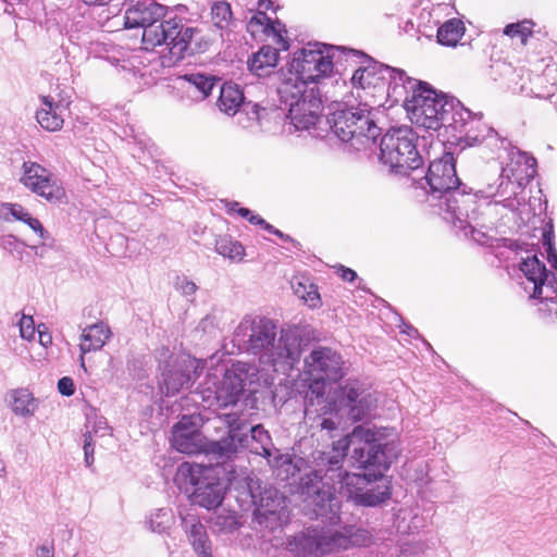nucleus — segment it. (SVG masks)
Segmentation results:
<instances>
[{
  "label": "nucleus",
  "instance_id": "1",
  "mask_svg": "<svg viewBox=\"0 0 557 557\" xmlns=\"http://www.w3.org/2000/svg\"><path fill=\"white\" fill-rule=\"evenodd\" d=\"M397 456L393 443L375 442L374 434L362 426L334 442L331 449L314 451L313 469L301 476L297 487L305 513L329 527L337 525V488L357 505L374 507L384 503L392 494L384 473Z\"/></svg>",
  "mask_w": 557,
  "mask_h": 557
},
{
  "label": "nucleus",
  "instance_id": "2",
  "mask_svg": "<svg viewBox=\"0 0 557 557\" xmlns=\"http://www.w3.org/2000/svg\"><path fill=\"white\" fill-rule=\"evenodd\" d=\"M123 16L125 28H143L145 50L165 46L169 54L161 57L164 66H172L184 59L185 54L194 53L191 47L195 36L199 33L195 27H187L177 16L168 17V8L156 0H128Z\"/></svg>",
  "mask_w": 557,
  "mask_h": 557
},
{
  "label": "nucleus",
  "instance_id": "3",
  "mask_svg": "<svg viewBox=\"0 0 557 557\" xmlns=\"http://www.w3.org/2000/svg\"><path fill=\"white\" fill-rule=\"evenodd\" d=\"M233 342L240 350L258 356L261 364L287 376L298 366L302 351L298 327L283 329L276 341L275 323L262 317H245L234 332Z\"/></svg>",
  "mask_w": 557,
  "mask_h": 557
},
{
  "label": "nucleus",
  "instance_id": "4",
  "mask_svg": "<svg viewBox=\"0 0 557 557\" xmlns=\"http://www.w3.org/2000/svg\"><path fill=\"white\" fill-rule=\"evenodd\" d=\"M428 195V201L432 207L437 208V213L448 223L459 221L465 225V216H472L469 213V207L474 205V196L461 186L456 172V161L451 152H444L438 159L433 160L426 171V174L417 181Z\"/></svg>",
  "mask_w": 557,
  "mask_h": 557
},
{
  "label": "nucleus",
  "instance_id": "5",
  "mask_svg": "<svg viewBox=\"0 0 557 557\" xmlns=\"http://www.w3.org/2000/svg\"><path fill=\"white\" fill-rule=\"evenodd\" d=\"M371 535L363 529L346 525L342 530L332 528H308L287 539L288 550L301 557H322L352 546H367Z\"/></svg>",
  "mask_w": 557,
  "mask_h": 557
},
{
  "label": "nucleus",
  "instance_id": "6",
  "mask_svg": "<svg viewBox=\"0 0 557 557\" xmlns=\"http://www.w3.org/2000/svg\"><path fill=\"white\" fill-rule=\"evenodd\" d=\"M255 366L237 361L228 369H215L207 374L206 382L196 394L200 395L209 407H227L235 405L247 385L258 380Z\"/></svg>",
  "mask_w": 557,
  "mask_h": 557
},
{
  "label": "nucleus",
  "instance_id": "7",
  "mask_svg": "<svg viewBox=\"0 0 557 557\" xmlns=\"http://www.w3.org/2000/svg\"><path fill=\"white\" fill-rule=\"evenodd\" d=\"M459 100L437 94L429 84L422 83L404 100L405 109L412 124L426 129L450 127Z\"/></svg>",
  "mask_w": 557,
  "mask_h": 557
},
{
  "label": "nucleus",
  "instance_id": "8",
  "mask_svg": "<svg viewBox=\"0 0 557 557\" xmlns=\"http://www.w3.org/2000/svg\"><path fill=\"white\" fill-rule=\"evenodd\" d=\"M228 429L227 437L208 445L207 451L220 458H230L238 448L247 447L251 453L271 457L274 451L269 432L261 425L249 426L236 413L219 418Z\"/></svg>",
  "mask_w": 557,
  "mask_h": 557
},
{
  "label": "nucleus",
  "instance_id": "9",
  "mask_svg": "<svg viewBox=\"0 0 557 557\" xmlns=\"http://www.w3.org/2000/svg\"><path fill=\"white\" fill-rule=\"evenodd\" d=\"M281 109L296 129H310L322 119V99L317 86L284 79L277 88Z\"/></svg>",
  "mask_w": 557,
  "mask_h": 557
},
{
  "label": "nucleus",
  "instance_id": "10",
  "mask_svg": "<svg viewBox=\"0 0 557 557\" xmlns=\"http://www.w3.org/2000/svg\"><path fill=\"white\" fill-rule=\"evenodd\" d=\"M334 135L356 150L371 148L381 134L373 110L367 104L337 110L327 119Z\"/></svg>",
  "mask_w": 557,
  "mask_h": 557
},
{
  "label": "nucleus",
  "instance_id": "11",
  "mask_svg": "<svg viewBox=\"0 0 557 557\" xmlns=\"http://www.w3.org/2000/svg\"><path fill=\"white\" fill-rule=\"evenodd\" d=\"M509 248L519 257V270L523 274L521 286L531 299L554 300L557 297V280L537 258L539 248L521 240L510 242Z\"/></svg>",
  "mask_w": 557,
  "mask_h": 557
},
{
  "label": "nucleus",
  "instance_id": "12",
  "mask_svg": "<svg viewBox=\"0 0 557 557\" xmlns=\"http://www.w3.org/2000/svg\"><path fill=\"white\" fill-rule=\"evenodd\" d=\"M414 141L410 128H391L381 139L380 161L391 173L409 176L422 165Z\"/></svg>",
  "mask_w": 557,
  "mask_h": 557
},
{
  "label": "nucleus",
  "instance_id": "13",
  "mask_svg": "<svg viewBox=\"0 0 557 557\" xmlns=\"http://www.w3.org/2000/svg\"><path fill=\"white\" fill-rule=\"evenodd\" d=\"M346 48L327 46L320 42H309L302 49L296 51L289 63L290 77L294 82H304L309 86L325 77L334 70L335 52Z\"/></svg>",
  "mask_w": 557,
  "mask_h": 557
},
{
  "label": "nucleus",
  "instance_id": "14",
  "mask_svg": "<svg viewBox=\"0 0 557 557\" xmlns=\"http://www.w3.org/2000/svg\"><path fill=\"white\" fill-rule=\"evenodd\" d=\"M178 479L191 487V502L206 509L220 506L224 499L225 485L212 466L183 463L178 468Z\"/></svg>",
  "mask_w": 557,
  "mask_h": 557
},
{
  "label": "nucleus",
  "instance_id": "15",
  "mask_svg": "<svg viewBox=\"0 0 557 557\" xmlns=\"http://www.w3.org/2000/svg\"><path fill=\"white\" fill-rule=\"evenodd\" d=\"M456 106L457 110L450 127L460 134L459 138H463L467 145L486 144L492 149L509 145L506 138L500 137L495 129L482 122V114L472 113L461 102Z\"/></svg>",
  "mask_w": 557,
  "mask_h": 557
},
{
  "label": "nucleus",
  "instance_id": "16",
  "mask_svg": "<svg viewBox=\"0 0 557 557\" xmlns=\"http://www.w3.org/2000/svg\"><path fill=\"white\" fill-rule=\"evenodd\" d=\"M21 184L51 205L66 202V193L62 182L48 169L36 162H24Z\"/></svg>",
  "mask_w": 557,
  "mask_h": 557
},
{
  "label": "nucleus",
  "instance_id": "17",
  "mask_svg": "<svg viewBox=\"0 0 557 557\" xmlns=\"http://www.w3.org/2000/svg\"><path fill=\"white\" fill-rule=\"evenodd\" d=\"M376 397L359 381H348L339 388L335 413L352 422L367 419L376 407Z\"/></svg>",
  "mask_w": 557,
  "mask_h": 557
},
{
  "label": "nucleus",
  "instance_id": "18",
  "mask_svg": "<svg viewBox=\"0 0 557 557\" xmlns=\"http://www.w3.org/2000/svg\"><path fill=\"white\" fill-rule=\"evenodd\" d=\"M469 193L470 196H474V206H478L476 199H487V209H492L493 206H503L505 209L516 212L522 205V200L519 198L521 193L511 183V180L505 177L500 170L498 176L493 182L484 180L480 188L474 193L471 189Z\"/></svg>",
  "mask_w": 557,
  "mask_h": 557
},
{
  "label": "nucleus",
  "instance_id": "19",
  "mask_svg": "<svg viewBox=\"0 0 557 557\" xmlns=\"http://www.w3.org/2000/svg\"><path fill=\"white\" fill-rule=\"evenodd\" d=\"M102 38L103 35L101 33L91 29L85 24L79 28H72L69 34V40L74 46L85 50L87 57L104 59L113 64L116 63L122 71H133V63L131 61L123 60L120 64V60L112 54L115 47L107 44Z\"/></svg>",
  "mask_w": 557,
  "mask_h": 557
},
{
  "label": "nucleus",
  "instance_id": "20",
  "mask_svg": "<svg viewBox=\"0 0 557 557\" xmlns=\"http://www.w3.org/2000/svg\"><path fill=\"white\" fill-rule=\"evenodd\" d=\"M247 487L257 516L265 519L273 517L280 522L287 518V498L277 488L271 485L261 486L253 479H249Z\"/></svg>",
  "mask_w": 557,
  "mask_h": 557
},
{
  "label": "nucleus",
  "instance_id": "21",
  "mask_svg": "<svg viewBox=\"0 0 557 557\" xmlns=\"http://www.w3.org/2000/svg\"><path fill=\"white\" fill-rule=\"evenodd\" d=\"M304 363L306 373L310 377L337 382L346 374L342 356L329 347H315L305 358Z\"/></svg>",
  "mask_w": 557,
  "mask_h": 557
},
{
  "label": "nucleus",
  "instance_id": "22",
  "mask_svg": "<svg viewBox=\"0 0 557 557\" xmlns=\"http://www.w3.org/2000/svg\"><path fill=\"white\" fill-rule=\"evenodd\" d=\"M206 361L190 357L166 364L162 372V386L166 396H173L184 388H188L199 376Z\"/></svg>",
  "mask_w": 557,
  "mask_h": 557
},
{
  "label": "nucleus",
  "instance_id": "23",
  "mask_svg": "<svg viewBox=\"0 0 557 557\" xmlns=\"http://www.w3.org/2000/svg\"><path fill=\"white\" fill-rule=\"evenodd\" d=\"M498 150H504L508 158V162L499 166V170L522 193L525 185L536 175L535 158L511 146L510 143L506 147H498Z\"/></svg>",
  "mask_w": 557,
  "mask_h": 557
},
{
  "label": "nucleus",
  "instance_id": "24",
  "mask_svg": "<svg viewBox=\"0 0 557 557\" xmlns=\"http://www.w3.org/2000/svg\"><path fill=\"white\" fill-rule=\"evenodd\" d=\"M199 418L195 416H183L181 420L173 426L171 444L174 449L180 453L193 455L203 451L207 455L208 445L213 441L203 442L202 434L198 430ZM213 456H215L213 454Z\"/></svg>",
  "mask_w": 557,
  "mask_h": 557
},
{
  "label": "nucleus",
  "instance_id": "25",
  "mask_svg": "<svg viewBox=\"0 0 557 557\" xmlns=\"http://www.w3.org/2000/svg\"><path fill=\"white\" fill-rule=\"evenodd\" d=\"M347 58L360 64L351 76V84L356 88L384 87V74L393 73L392 66L374 61L366 53L346 49Z\"/></svg>",
  "mask_w": 557,
  "mask_h": 557
},
{
  "label": "nucleus",
  "instance_id": "26",
  "mask_svg": "<svg viewBox=\"0 0 557 557\" xmlns=\"http://www.w3.org/2000/svg\"><path fill=\"white\" fill-rule=\"evenodd\" d=\"M0 218L7 222L21 221L25 223L37 236L38 245L32 247L36 255L40 247H52L54 245V238L44 227L41 222L34 218L27 209L20 203L13 202H0Z\"/></svg>",
  "mask_w": 557,
  "mask_h": 557
},
{
  "label": "nucleus",
  "instance_id": "27",
  "mask_svg": "<svg viewBox=\"0 0 557 557\" xmlns=\"http://www.w3.org/2000/svg\"><path fill=\"white\" fill-rule=\"evenodd\" d=\"M247 30L255 38L260 35L272 36L283 49L288 48V42L284 37L286 34L285 25L277 18L273 20L263 11H257L249 17Z\"/></svg>",
  "mask_w": 557,
  "mask_h": 557
},
{
  "label": "nucleus",
  "instance_id": "28",
  "mask_svg": "<svg viewBox=\"0 0 557 557\" xmlns=\"http://www.w3.org/2000/svg\"><path fill=\"white\" fill-rule=\"evenodd\" d=\"M326 382L329 380L311 377V383L305 397V414L309 417L313 411L318 414L333 413L336 409L337 398L329 400L325 397Z\"/></svg>",
  "mask_w": 557,
  "mask_h": 557
},
{
  "label": "nucleus",
  "instance_id": "29",
  "mask_svg": "<svg viewBox=\"0 0 557 557\" xmlns=\"http://www.w3.org/2000/svg\"><path fill=\"white\" fill-rule=\"evenodd\" d=\"M67 104L63 101H57L52 97H44L42 106L36 112L38 124L48 132H58L64 124V114L67 111Z\"/></svg>",
  "mask_w": 557,
  "mask_h": 557
},
{
  "label": "nucleus",
  "instance_id": "30",
  "mask_svg": "<svg viewBox=\"0 0 557 557\" xmlns=\"http://www.w3.org/2000/svg\"><path fill=\"white\" fill-rule=\"evenodd\" d=\"M183 528L197 557H211L212 543L206 527L195 517L183 519Z\"/></svg>",
  "mask_w": 557,
  "mask_h": 557
},
{
  "label": "nucleus",
  "instance_id": "31",
  "mask_svg": "<svg viewBox=\"0 0 557 557\" xmlns=\"http://www.w3.org/2000/svg\"><path fill=\"white\" fill-rule=\"evenodd\" d=\"M111 335L110 327L103 322H97L83 329L79 343L81 364L83 368H85L84 355L101 349Z\"/></svg>",
  "mask_w": 557,
  "mask_h": 557
},
{
  "label": "nucleus",
  "instance_id": "32",
  "mask_svg": "<svg viewBox=\"0 0 557 557\" xmlns=\"http://www.w3.org/2000/svg\"><path fill=\"white\" fill-rule=\"evenodd\" d=\"M269 466L281 481H288L300 472L304 459L290 454H282L274 449L271 457H267Z\"/></svg>",
  "mask_w": 557,
  "mask_h": 557
},
{
  "label": "nucleus",
  "instance_id": "33",
  "mask_svg": "<svg viewBox=\"0 0 557 557\" xmlns=\"http://www.w3.org/2000/svg\"><path fill=\"white\" fill-rule=\"evenodd\" d=\"M7 400L13 413L23 418L33 417L39 406V400L26 387L11 389Z\"/></svg>",
  "mask_w": 557,
  "mask_h": 557
},
{
  "label": "nucleus",
  "instance_id": "34",
  "mask_svg": "<svg viewBox=\"0 0 557 557\" xmlns=\"http://www.w3.org/2000/svg\"><path fill=\"white\" fill-rule=\"evenodd\" d=\"M393 73L384 74V86H387L389 96L398 99L399 97L410 96L416 88L423 82L409 77L405 71L392 67Z\"/></svg>",
  "mask_w": 557,
  "mask_h": 557
},
{
  "label": "nucleus",
  "instance_id": "35",
  "mask_svg": "<svg viewBox=\"0 0 557 557\" xmlns=\"http://www.w3.org/2000/svg\"><path fill=\"white\" fill-rule=\"evenodd\" d=\"M278 51L271 46H263L248 60L249 71L259 76H267L277 65Z\"/></svg>",
  "mask_w": 557,
  "mask_h": 557
},
{
  "label": "nucleus",
  "instance_id": "36",
  "mask_svg": "<svg viewBox=\"0 0 557 557\" xmlns=\"http://www.w3.org/2000/svg\"><path fill=\"white\" fill-rule=\"evenodd\" d=\"M469 213L473 216L463 215V219L466 220L463 222L465 225H460L461 223L456 221V223H451L454 227L461 231L466 237L470 236L475 243L480 245L493 246V236H491L487 232L476 228V226L480 225L478 223L479 206H470Z\"/></svg>",
  "mask_w": 557,
  "mask_h": 557
},
{
  "label": "nucleus",
  "instance_id": "37",
  "mask_svg": "<svg viewBox=\"0 0 557 557\" xmlns=\"http://www.w3.org/2000/svg\"><path fill=\"white\" fill-rule=\"evenodd\" d=\"M243 103L244 94L237 85L232 83L222 85L216 103L220 111L227 115H234Z\"/></svg>",
  "mask_w": 557,
  "mask_h": 557
},
{
  "label": "nucleus",
  "instance_id": "38",
  "mask_svg": "<svg viewBox=\"0 0 557 557\" xmlns=\"http://www.w3.org/2000/svg\"><path fill=\"white\" fill-rule=\"evenodd\" d=\"M292 287L295 295L304 300L311 309L320 308L322 305L317 285L304 276H296L292 280Z\"/></svg>",
  "mask_w": 557,
  "mask_h": 557
},
{
  "label": "nucleus",
  "instance_id": "39",
  "mask_svg": "<svg viewBox=\"0 0 557 557\" xmlns=\"http://www.w3.org/2000/svg\"><path fill=\"white\" fill-rule=\"evenodd\" d=\"M495 66L513 94H521L520 87L529 84L528 74L532 73L524 66L512 67L507 63H497Z\"/></svg>",
  "mask_w": 557,
  "mask_h": 557
},
{
  "label": "nucleus",
  "instance_id": "40",
  "mask_svg": "<svg viewBox=\"0 0 557 557\" xmlns=\"http://www.w3.org/2000/svg\"><path fill=\"white\" fill-rule=\"evenodd\" d=\"M528 85L520 87L521 94L536 98H548L554 92V83H548L544 74H528Z\"/></svg>",
  "mask_w": 557,
  "mask_h": 557
},
{
  "label": "nucleus",
  "instance_id": "41",
  "mask_svg": "<svg viewBox=\"0 0 557 557\" xmlns=\"http://www.w3.org/2000/svg\"><path fill=\"white\" fill-rule=\"evenodd\" d=\"M182 79L187 84L186 90L196 91V98L198 99L207 98L215 84V79L213 76H209L201 73L185 74L184 76H182Z\"/></svg>",
  "mask_w": 557,
  "mask_h": 557
},
{
  "label": "nucleus",
  "instance_id": "42",
  "mask_svg": "<svg viewBox=\"0 0 557 557\" xmlns=\"http://www.w3.org/2000/svg\"><path fill=\"white\" fill-rule=\"evenodd\" d=\"M465 33L463 23L451 18L437 29V41L444 46H456Z\"/></svg>",
  "mask_w": 557,
  "mask_h": 557
},
{
  "label": "nucleus",
  "instance_id": "43",
  "mask_svg": "<svg viewBox=\"0 0 557 557\" xmlns=\"http://www.w3.org/2000/svg\"><path fill=\"white\" fill-rule=\"evenodd\" d=\"M151 532L165 534L174 524V515L170 508H159L153 510L146 520Z\"/></svg>",
  "mask_w": 557,
  "mask_h": 557
},
{
  "label": "nucleus",
  "instance_id": "44",
  "mask_svg": "<svg viewBox=\"0 0 557 557\" xmlns=\"http://www.w3.org/2000/svg\"><path fill=\"white\" fill-rule=\"evenodd\" d=\"M215 251L230 260L240 261L245 256L244 246L227 235L220 236L215 239Z\"/></svg>",
  "mask_w": 557,
  "mask_h": 557
},
{
  "label": "nucleus",
  "instance_id": "45",
  "mask_svg": "<svg viewBox=\"0 0 557 557\" xmlns=\"http://www.w3.org/2000/svg\"><path fill=\"white\" fill-rule=\"evenodd\" d=\"M211 21L216 28L221 30L228 29L233 23L231 4L226 1L213 2L211 5Z\"/></svg>",
  "mask_w": 557,
  "mask_h": 557
},
{
  "label": "nucleus",
  "instance_id": "46",
  "mask_svg": "<svg viewBox=\"0 0 557 557\" xmlns=\"http://www.w3.org/2000/svg\"><path fill=\"white\" fill-rule=\"evenodd\" d=\"M534 23L531 20H523L517 23L508 24L504 28V34L512 39H519L522 45H525L528 38L533 33Z\"/></svg>",
  "mask_w": 557,
  "mask_h": 557
},
{
  "label": "nucleus",
  "instance_id": "47",
  "mask_svg": "<svg viewBox=\"0 0 557 557\" xmlns=\"http://www.w3.org/2000/svg\"><path fill=\"white\" fill-rule=\"evenodd\" d=\"M212 524L220 533H233L240 525L236 512H220L212 518Z\"/></svg>",
  "mask_w": 557,
  "mask_h": 557
},
{
  "label": "nucleus",
  "instance_id": "48",
  "mask_svg": "<svg viewBox=\"0 0 557 557\" xmlns=\"http://www.w3.org/2000/svg\"><path fill=\"white\" fill-rule=\"evenodd\" d=\"M407 478L418 482L420 485L426 484L425 465L423 462H410L406 465Z\"/></svg>",
  "mask_w": 557,
  "mask_h": 557
},
{
  "label": "nucleus",
  "instance_id": "49",
  "mask_svg": "<svg viewBox=\"0 0 557 557\" xmlns=\"http://www.w3.org/2000/svg\"><path fill=\"white\" fill-rule=\"evenodd\" d=\"M553 238H554V235H553L552 228L545 230L543 232V246L546 249L547 261L550 263V265L554 269H557V250L554 246Z\"/></svg>",
  "mask_w": 557,
  "mask_h": 557
},
{
  "label": "nucleus",
  "instance_id": "50",
  "mask_svg": "<svg viewBox=\"0 0 557 557\" xmlns=\"http://www.w3.org/2000/svg\"><path fill=\"white\" fill-rule=\"evenodd\" d=\"M20 335L26 341L34 339L36 335V326L33 317L23 314L18 321Z\"/></svg>",
  "mask_w": 557,
  "mask_h": 557
},
{
  "label": "nucleus",
  "instance_id": "51",
  "mask_svg": "<svg viewBox=\"0 0 557 557\" xmlns=\"http://www.w3.org/2000/svg\"><path fill=\"white\" fill-rule=\"evenodd\" d=\"M238 206H239L238 202L230 203V211H236L242 218L248 220L251 224L263 225V223H264L263 218H261L258 214H253V212L247 208H239Z\"/></svg>",
  "mask_w": 557,
  "mask_h": 557
},
{
  "label": "nucleus",
  "instance_id": "52",
  "mask_svg": "<svg viewBox=\"0 0 557 557\" xmlns=\"http://www.w3.org/2000/svg\"><path fill=\"white\" fill-rule=\"evenodd\" d=\"M86 432H91V437L94 438L95 436L110 435L111 434V429L108 425V423H107L104 418H97L94 421V423H92L90 429H89V425H87V431Z\"/></svg>",
  "mask_w": 557,
  "mask_h": 557
},
{
  "label": "nucleus",
  "instance_id": "53",
  "mask_svg": "<svg viewBox=\"0 0 557 557\" xmlns=\"http://www.w3.org/2000/svg\"><path fill=\"white\" fill-rule=\"evenodd\" d=\"M175 288L185 296H191L197 290V285L189 281L186 276H177Z\"/></svg>",
  "mask_w": 557,
  "mask_h": 557
},
{
  "label": "nucleus",
  "instance_id": "54",
  "mask_svg": "<svg viewBox=\"0 0 557 557\" xmlns=\"http://www.w3.org/2000/svg\"><path fill=\"white\" fill-rule=\"evenodd\" d=\"M84 455H85V463L87 467H91L95 458H94V441L91 437V432H85L84 434Z\"/></svg>",
  "mask_w": 557,
  "mask_h": 557
},
{
  "label": "nucleus",
  "instance_id": "55",
  "mask_svg": "<svg viewBox=\"0 0 557 557\" xmlns=\"http://www.w3.org/2000/svg\"><path fill=\"white\" fill-rule=\"evenodd\" d=\"M58 391L63 396H72L75 393L74 381L69 376H63L58 381Z\"/></svg>",
  "mask_w": 557,
  "mask_h": 557
},
{
  "label": "nucleus",
  "instance_id": "56",
  "mask_svg": "<svg viewBox=\"0 0 557 557\" xmlns=\"http://www.w3.org/2000/svg\"><path fill=\"white\" fill-rule=\"evenodd\" d=\"M37 333H38V337H39V343L44 347H48L49 345H51L52 337H51L50 333H48L46 331V326L44 324L38 325Z\"/></svg>",
  "mask_w": 557,
  "mask_h": 557
},
{
  "label": "nucleus",
  "instance_id": "57",
  "mask_svg": "<svg viewBox=\"0 0 557 557\" xmlns=\"http://www.w3.org/2000/svg\"><path fill=\"white\" fill-rule=\"evenodd\" d=\"M339 271H341V277L344 281L352 282L357 277V273L354 270L349 269V268H345V267L342 265L339 268Z\"/></svg>",
  "mask_w": 557,
  "mask_h": 557
},
{
  "label": "nucleus",
  "instance_id": "58",
  "mask_svg": "<svg viewBox=\"0 0 557 557\" xmlns=\"http://www.w3.org/2000/svg\"><path fill=\"white\" fill-rule=\"evenodd\" d=\"M259 12L263 11V12H268V11H272L273 13H275V7H274V2L273 0H258V10Z\"/></svg>",
  "mask_w": 557,
  "mask_h": 557
},
{
  "label": "nucleus",
  "instance_id": "59",
  "mask_svg": "<svg viewBox=\"0 0 557 557\" xmlns=\"http://www.w3.org/2000/svg\"><path fill=\"white\" fill-rule=\"evenodd\" d=\"M320 426L322 430L334 431L337 429V422H335L333 419L324 418L322 419Z\"/></svg>",
  "mask_w": 557,
  "mask_h": 557
},
{
  "label": "nucleus",
  "instance_id": "60",
  "mask_svg": "<svg viewBox=\"0 0 557 557\" xmlns=\"http://www.w3.org/2000/svg\"><path fill=\"white\" fill-rule=\"evenodd\" d=\"M37 557H53V552L50 547L42 545L37 548Z\"/></svg>",
  "mask_w": 557,
  "mask_h": 557
},
{
  "label": "nucleus",
  "instance_id": "61",
  "mask_svg": "<svg viewBox=\"0 0 557 557\" xmlns=\"http://www.w3.org/2000/svg\"><path fill=\"white\" fill-rule=\"evenodd\" d=\"M274 235L278 236L284 242H290L293 244L296 243L289 235H286V234L282 233L280 230H276Z\"/></svg>",
  "mask_w": 557,
  "mask_h": 557
},
{
  "label": "nucleus",
  "instance_id": "62",
  "mask_svg": "<svg viewBox=\"0 0 557 557\" xmlns=\"http://www.w3.org/2000/svg\"><path fill=\"white\" fill-rule=\"evenodd\" d=\"M401 332L408 334L409 336L418 335L417 329L412 327L411 325H407V324H405V329Z\"/></svg>",
  "mask_w": 557,
  "mask_h": 557
},
{
  "label": "nucleus",
  "instance_id": "63",
  "mask_svg": "<svg viewBox=\"0 0 557 557\" xmlns=\"http://www.w3.org/2000/svg\"><path fill=\"white\" fill-rule=\"evenodd\" d=\"M265 231H268L269 233H272V234H275V231L277 228H275L273 225L269 224L265 220H264V223L263 225H261Z\"/></svg>",
  "mask_w": 557,
  "mask_h": 557
},
{
  "label": "nucleus",
  "instance_id": "64",
  "mask_svg": "<svg viewBox=\"0 0 557 557\" xmlns=\"http://www.w3.org/2000/svg\"><path fill=\"white\" fill-rule=\"evenodd\" d=\"M260 107L258 104H253L252 106V114L255 115V120H259L260 119Z\"/></svg>",
  "mask_w": 557,
  "mask_h": 557
}]
</instances>
